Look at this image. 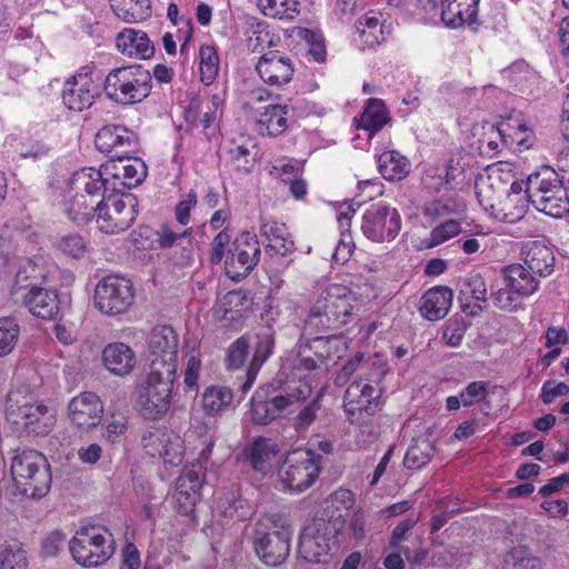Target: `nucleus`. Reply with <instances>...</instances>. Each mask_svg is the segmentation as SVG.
<instances>
[{
	"label": "nucleus",
	"instance_id": "nucleus-1",
	"mask_svg": "<svg viewBox=\"0 0 569 569\" xmlns=\"http://www.w3.org/2000/svg\"><path fill=\"white\" fill-rule=\"evenodd\" d=\"M356 302L348 287L338 283L328 286L310 307L305 329L311 335L347 325L357 307Z\"/></svg>",
	"mask_w": 569,
	"mask_h": 569
},
{
	"label": "nucleus",
	"instance_id": "nucleus-2",
	"mask_svg": "<svg viewBox=\"0 0 569 569\" xmlns=\"http://www.w3.org/2000/svg\"><path fill=\"white\" fill-rule=\"evenodd\" d=\"M525 198L537 210L552 218H561L569 212V196L563 181L549 166H542L528 176Z\"/></svg>",
	"mask_w": 569,
	"mask_h": 569
},
{
	"label": "nucleus",
	"instance_id": "nucleus-3",
	"mask_svg": "<svg viewBox=\"0 0 569 569\" xmlns=\"http://www.w3.org/2000/svg\"><path fill=\"white\" fill-rule=\"evenodd\" d=\"M291 529L287 521L276 515H266L256 523L253 546L259 559L267 566L284 562L290 552Z\"/></svg>",
	"mask_w": 569,
	"mask_h": 569
},
{
	"label": "nucleus",
	"instance_id": "nucleus-4",
	"mask_svg": "<svg viewBox=\"0 0 569 569\" xmlns=\"http://www.w3.org/2000/svg\"><path fill=\"white\" fill-rule=\"evenodd\" d=\"M11 476L21 495L41 498L50 489L51 473L46 457L37 450L17 452L11 461Z\"/></svg>",
	"mask_w": 569,
	"mask_h": 569
},
{
	"label": "nucleus",
	"instance_id": "nucleus-5",
	"mask_svg": "<svg viewBox=\"0 0 569 569\" xmlns=\"http://www.w3.org/2000/svg\"><path fill=\"white\" fill-rule=\"evenodd\" d=\"M152 77L141 66L133 64L112 69L102 76V88L107 97L121 104L142 101L151 91Z\"/></svg>",
	"mask_w": 569,
	"mask_h": 569
},
{
	"label": "nucleus",
	"instance_id": "nucleus-6",
	"mask_svg": "<svg viewBox=\"0 0 569 569\" xmlns=\"http://www.w3.org/2000/svg\"><path fill=\"white\" fill-rule=\"evenodd\" d=\"M69 550L74 561L82 567H98L114 553V540L112 533L103 527L82 526L69 541Z\"/></svg>",
	"mask_w": 569,
	"mask_h": 569
},
{
	"label": "nucleus",
	"instance_id": "nucleus-7",
	"mask_svg": "<svg viewBox=\"0 0 569 569\" xmlns=\"http://www.w3.org/2000/svg\"><path fill=\"white\" fill-rule=\"evenodd\" d=\"M322 456L310 448L289 452L279 468V478L286 489L301 492L310 488L320 472Z\"/></svg>",
	"mask_w": 569,
	"mask_h": 569
},
{
	"label": "nucleus",
	"instance_id": "nucleus-8",
	"mask_svg": "<svg viewBox=\"0 0 569 569\" xmlns=\"http://www.w3.org/2000/svg\"><path fill=\"white\" fill-rule=\"evenodd\" d=\"M8 420L34 436H46L56 426L53 409L40 402L20 400V393L11 391L6 403Z\"/></svg>",
	"mask_w": 569,
	"mask_h": 569
},
{
	"label": "nucleus",
	"instance_id": "nucleus-9",
	"mask_svg": "<svg viewBox=\"0 0 569 569\" xmlns=\"http://www.w3.org/2000/svg\"><path fill=\"white\" fill-rule=\"evenodd\" d=\"M311 386L303 381L288 385L283 390L267 400L252 398L250 417L256 425H268L280 418L284 411L311 396Z\"/></svg>",
	"mask_w": 569,
	"mask_h": 569
},
{
	"label": "nucleus",
	"instance_id": "nucleus-10",
	"mask_svg": "<svg viewBox=\"0 0 569 569\" xmlns=\"http://www.w3.org/2000/svg\"><path fill=\"white\" fill-rule=\"evenodd\" d=\"M101 89L102 74L92 66H83L64 82L62 101L69 110L81 112L93 104Z\"/></svg>",
	"mask_w": 569,
	"mask_h": 569
},
{
	"label": "nucleus",
	"instance_id": "nucleus-11",
	"mask_svg": "<svg viewBox=\"0 0 569 569\" xmlns=\"http://www.w3.org/2000/svg\"><path fill=\"white\" fill-rule=\"evenodd\" d=\"M116 193L110 192L101 199L94 213L98 229L108 234L127 230L136 219V198Z\"/></svg>",
	"mask_w": 569,
	"mask_h": 569
},
{
	"label": "nucleus",
	"instance_id": "nucleus-12",
	"mask_svg": "<svg viewBox=\"0 0 569 569\" xmlns=\"http://www.w3.org/2000/svg\"><path fill=\"white\" fill-rule=\"evenodd\" d=\"M360 229L370 241L391 242L401 230V216L396 208L389 204L373 203L363 211Z\"/></svg>",
	"mask_w": 569,
	"mask_h": 569
},
{
	"label": "nucleus",
	"instance_id": "nucleus-13",
	"mask_svg": "<svg viewBox=\"0 0 569 569\" xmlns=\"http://www.w3.org/2000/svg\"><path fill=\"white\" fill-rule=\"evenodd\" d=\"M133 300V286L124 277L117 274L107 276L96 287L94 303L99 311L104 315H121L131 307Z\"/></svg>",
	"mask_w": 569,
	"mask_h": 569
},
{
	"label": "nucleus",
	"instance_id": "nucleus-14",
	"mask_svg": "<svg viewBox=\"0 0 569 569\" xmlns=\"http://www.w3.org/2000/svg\"><path fill=\"white\" fill-rule=\"evenodd\" d=\"M346 349L347 345L341 336L316 337L308 346L312 356L301 355V358L297 360L296 369L307 372H327L342 357Z\"/></svg>",
	"mask_w": 569,
	"mask_h": 569
},
{
	"label": "nucleus",
	"instance_id": "nucleus-15",
	"mask_svg": "<svg viewBox=\"0 0 569 569\" xmlns=\"http://www.w3.org/2000/svg\"><path fill=\"white\" fill-rule=\"evenodd\" d=\"M260 254L257 236L250 232L240 233L228 251L224 261L226 274L233 281L241 280L257 266Z\"/></svg>",
	"mask_w": 569,
	"mask_h": 569
},
{
	"label": "nucleus",
	"instance_id": "nucleus-16",
	"mask_svg": "<svg viewBox=\"0 0 569 569\" xmlns=\"http://www.w3.org/2000/svg\"><path fill=\"white\" fill-rule=\"evenodd\" d=\"M382 390L368 381L359 380L352 382L346 390L343 408L348 420L351 423L362 421V415L372 416L379 406Z\"/></svg>",
	"mask_w": 569,
	"mask_h": 569
},
{
	"label": "nucleus",
	"instance_id": "nucleus-17",
	"mask_svg": "<svg viewBox=\"0 0 569 569\" xmlns=\"http://www.w3.org/2000/svg\"><path fill=\"white\" fill-rule=\"evenodd\" d=\"M110 179V191L120 193L122 189H131L140 184L147 177V168L139 158L119 157L102 168Z\"/></svg>",
	"mask_w": 569,
	"mask_h": 569
},
{
	"label": "nucleus",
	"instance_id": "nucleus-18",
	"mask_svg": "<svg viewBox=\"0 0 569 569\" xmlns=\"http://www.w3.org/2000/svg\"><path fill=\"white\" fill-rule=\"evenodd\" d=\"M328 523L323 519H317L307 526L299 542V552L309 562L326 561L331 547L336 545V537L327 531Z\"/></svg>",
	"mask_w": 569,
	"mask_h": 569
},
{
	"label": "nucleus",
	"instance_id": "nucleus-19",
	"mask_svg": "<svg viewBox=\"0 0 569 569\" xmlns=\"http://www.w3.org/2000/svg\"><path fill=\"white\" fill-rule=\"evenodd\" d=\"M94 143L101 152L119 158L136 152L138 136L124 126L107 124L97 132Z\"/></svg>",
	"mask_w": 569,
	"mask_h": 569
},
{
	"label": "nucleus",
	"instance_id": "nucleus-20",
	"mask_svg": "<svg viewBox=\"0 0 569 569\" xmlns=\"http://www.w3.org/2000/svg\"><path fill=\"white\" fill-rule=\"evenodd\" d=\"M172 387L164 383L146 381L139 389L137 409L146 419L156 421L161 419L169 410L171 403Z\"/></svg>",
	"mask_w": 569,
	"mask_h": 569
},
{
	"label": "nucleus",
	"instance_id": "nucleus-21",
	"mask_svg": "<svg viewBox=\"0 0 569 569\" xmlns=\"http://www.w3.org/2000/svg\"><path fill=\"white\" fill-rule=\"evenodd\" d=\"M103 416V405L93 392H81L68 405V417L73 426L82 430L97 427Z\"/></svg>",
	"mask_w": 569,
	"mask_h": 569
},
{
	"label": "nucleus",
	"instance_id": "nucleus-22",
	"mask_svg": "<svg viewBox=\"0 0 569 569\" xmlns=\"http://www.w3.org/2000/svg\"><path fill=\"white\" fill-rule=\"evenodd\" d=\"M256 70L263 82L281 87L291 81L295 63L289 56L278 50H270L259 58Z\"/></svg>",
	"mask_w": 569,
	"mask_h": 569
},
{
	"label": "nucleus",
	"instance_id": "nucleus-23",
	"mask_svg": "<svg viewBox=\"0 0 569 569\" xmlns=\"http://www.w3.org/2000/svg\"><path fill=\"white\" fill-rule=\"evenodd\" d=\"M109 184L110 179L104 176L102 169L82 168L70 177L64 191H71L79 197L89 196L100 202L108 192H111Z\"/></svg>",
	"mask_w": 569,
	"mask_h": 569
},
{
	"label": "nucleus",
	"instance_id": "nucleus-24",
	"mask_svg": "<svg viewBox=\"0 0 569 569\" xmlns=\"http://www.w3.org/2000/svg\"><path fill=\"white\" fill-rule=\"evenodd\" d=\"M487 300V286L482 276L476 273L466 278L459 293L462 311L476 317L483 311Z\"/></svg>",
	"mask_w": 569,
	"mask_h": 569
},
{
	"label": "nucleus",
	"instance_id": "nucleus-25",
	"mask_svg": "<svg viewBox=\"0 0 569 569\" xmlns=\"http://www.w3.org/2000/svg\"><path fill=\"white\" fill-rule=\"evenodd\" d=\"M28 310L41 319H53L60 310V300L56 290L32 286L23 295Z\"/></svg>",
	"mask_w": 569,
	"mask_h": 569
},
{
	"label": "nucleus",
	"instance_id": "nucleus-26",
	"mask_svg": "<svg viewBox=\"0 0 569 569\" xmlns=\"http://www.w3.org/2000/svg\"><path fill=\"white\" fill-rule=\"evenodd\" d=\"M475 193L481 207L493 209L496 201L507 193V182L498 170H489L476 178Z\"/></svg>",
	"mask_w": 569,
	"mask_h": 569
},
{
	"label": "nucleus",
	"instance_id": "nucleus-27",
	"mask_svg": "<svg viewBox=\"0 0 569 569\" xmlns=\"http://www.w3.org/2000/svg\"><path fill=\"white\" fill-rule=\"evenodd\" d=\"M118 50L129 58L149 59L154 53V47L143 31L127 28L117 36Z\"/></svg>",
	"mask_w": 569,
	"mask_h": 569
},
{
	"label": "nucleus",
	"instance_id": "nucleus-28",
	"mask_svg": "<svg viewBox=\"0 0 569 569\" xmlns=\"http://www.w3.org/2000/svg\"><path fill=\"white\" fill-rule=\"evenodd\" d=\"M452 299L453 292L448 287H433L421 297L420 313L430 321L442 319L448 313Z\"/></svg>",
	"mask_w": 569,
	"mask_h": 569
},
{
	"label": "nucleus",
	"instance_id": "nucleus-29",
	"mask_svg": "<svg viewBox=\"0 0 569 569\" xmlns=\"http://www.w3.org/2000/svg\"><path fill=\"white\" fill-rule=\"evenodd\" d=\"M479 0H441V19L451 28L472 23L477 19Z\"/></svg>",
	"mask_w": 569,
	"mask_h": 569
},
{
	"label": "nucleus",
	"instance_id": "nucleus-30",
	"mask_svg": "<svg viewBox=\"0 0 569 569\" xmlns=\"http://www.w3.org/2000/svg\"><path fill=\"white\" fill-rule=\"evenodd\" d=\"M502 283L509 287L521 299L530 297L539 288V280L523 264H510L502 271Z\"/></svg>",
	"mask_w": 569,
	"mask_h": 569
},
{
	"label": "nucleus",
	"instance_id": "nucleus-31",
	"mask_svg": "<svg viewBox=\"0 0 569 569\" xmlns=\"http://www.w3.org/2000/svg\"><path fill=\"white\" fill-rule=\"evenodd\" d=\"M102 361L108 371L123 377L133 369L136 356L129 346L122 342H113L104 347Z\"/></svg>",
	"mask_w": 569,
	"mask_h": 569
},
{
	"label": "nucleus",
	"instance_id": "nucleus-32",
	"mask_svg": "<svg viewBox=\"0 0 569 569\" xmlns=\"http://www.w3.org/2000/svg\"><path fill=\"white\" fill-rule=\"evenodd\" d=\"M288 106L271 103L260 111L256 120V131L260 136L277 137L288 129Z\"/></svg>",
	"mask_w": 569,
	"mask_h": 569
},
{
	"label": "nucleus",
	"instance_id": "nucleus-33",
	"mask_svg": "<svg viewBox=\"0 0 569 569\" xmlns=\"http://www.w3.org/2000/svg\"><path fill=\"white\" fill-rule=\"evenodd\" d=\"M100 202L89 196L63 191L62 207L67 217L76 224H86L92 220Z\"/></svg>",
	"mask_w": 569,
	"mask_h": 569
},
{
	"label": "nucleus",
	"instance_id": "nucleus-34",
	"mask_svg": "<svg viewBox=\"0 0 569 569\" xmlns=\"http://www.w3.org/2000/svg\"><path fill=\"white\" fill-rule=\"evenodd\" d=\"M278 450V446L271 439L258 437L243 453L253 470L266 475L271 469V460Z\"/></svg>",
	"mask_w": 569,
	"mask_h": 569
},
{
	"label": "nucleus",
	"instance_id": "nucleus-35",
	"mask_svg": "<svg viewBox=\"0 0 569 569\" xmlns=\"http://www.w3.org/2000/svg\"><path fill=\"white\" fill-rule=\"evenodd\" d=\"M273 348V338L268 331L256 336L254 352L249 367L244 371V382L240 385L242 392H247L253 385L262 365L270 357Z\"/></svg>",
	"mask_w": 569,
	"mask_h": 569
},
{
	"label": "nucleus",
	"instance_id": "nucleus-36",
	"mask_svg": "<svg viewBox=\"0 0 569 569\" xmlns=\"http://www.w3.org/2000/svg\"><path fill=\"white\" fill-rule=\"evenodd\" d=\"M523 266L535 274L547 277L553 271V252L540 241H532L527 244Z\"/></svg>",
	"mask_w": 569,
	"mask_h": 569
},
{
	"label": "nucleus",
	"instance_id": "nucleus-37",
	"mask_svg": "<svg viewBox=\"0 0 569 569\" xmlns=\"http://www.w3.org/2000/svg\"><path fill=\"white\" fill-rule=\"evenodd\" d=\"M386 20L379 11L370 10L360 17L356 23L360 42L367 47H373L385 40Z\"/></svg>",
	"mask_w": 569,
	"mask_h": 569
},
{
	"label": "nucleus",
	"instance_id": "nucleus-38",
	"mask_svg": "<svg viewBox=\"0 0 569 569\" xmlns=\"http://www.w3.org/2000/svg\"><path fill=\"white\" fill-rule=\"evenodd\" d=\"M378 168L386 180L400 181L410 173L411 163L398 151L388 150L378 157Z\"/></svg>",
	"mask_w": 569,
	"mask_h": 569
},
{
	"label": "nucleus",
	"instance_id": "nucleus-39",
	"mask_svg": "<svg viewBox=\"0 0 569 569\" xmlns=\"http://www.w3.org/2000/svg\"><path fill=\"white\" fill-rule=\"evenodd\" d=\"M149 371L146 381L172 387L177 378V353L166 357H148Z\"/></svg>",
	"mask_w": 569,
	"mask_h": 569
},
{
	"label": "nucleus",
	"instance_id": "nucleus-40",
	"mask_svg": "<svg viewBox=\"0 0 569 569\" xmlns=\"http://www.w3.org/2000/svg\"><path fill=\"white\" fill-rule=\"evenodd\" d=\"M233 400V393L228 387L211 386L204 389L201 406L207 416L217 417L227 411Z\"/></svg>",
	"mask_w": 569,
	"mask_h": 569
},
{
	"label": "nucleus",
	"instance_id": "nucleus-41",
	"mask_svg": "<svg viewBox=\"0 0 569 569\" xmlns=\"http://www.w3.org/2000/svg\"><path fill=\"white\" fill-rule=\"evenodd\" d=\"M148 357H166L177 353L178 336L170 326H158L153 328L149 338Z\"/></svg>",
	"mask_w": 569,
	"mask_h": 569
},
{
	"label": "nucleus",
	"instance_id": "nucleus-42",
	"mask_svg": "<svg viewBox=\"0 0 569 569\" xmlns=\"http://www.w3.org/2000/svg\"><path fill=\"white\" fill-rule=\"evenodd\" d=\"M169 438L164 433H149L143 436L142 445L146 451L152 457L163 458L166 462L178 465L181 462L180 453L177 448L169 443Z\"/></svg>",
	"mask_w": 569,
	"mask_h": 569
},
{
	"label": "nucleus",
	"instance_id": "nucleus-43",
	"mask_svg": "<svg viewBox=\"0 0 569 569\" xmlns=\"http://www.w3.org/2000/svg\"><path fill=\"white\" fill-rule=\"evenodd\" d=\"M388 121L389 114L385 103L378 99H370L361 113L359 127L372 134L380 131Z\"/></svg>",
	"mask_w": 569,
	"mask_h": 569
},
{
	"label": "nucleus",
	"instance_id": "nucleus-44",
	"mask_svg": "<svg viewBox=\"0 0 569 569\" xmlns=\"http://www.w3.org/2000/svg\"><path fill=\"white\" fill-rule=\"evenodd\" d=\"M258 7L266 17L293 20L300 12L298 0H258Z\"/></svg>",
	"mask_w": 569,
	"mask_h": 569
},
{
	"label": "nucleus",
	"instance_id": "nucleus-45",
	"mask_svg": "<svg viewBox=\"0 0 569 569\" xmlns=\"http://www.w3.org/2000/svg\"><path fill=\"white\" fill-rule=\"evenodd\" d=\"M433 452L435 447L429 439H416L405 455L403 465L408 469H420L430 461Z\"/></svg>",
	"mask_w": 569,
	"mask_h": 569
},
{
	"label": "nucleus",
	"instance_id": "nucleus-46",
	"mask_svg": "<svg viewBox=\"0 0 569 569\" xmlns=\"http://www.w3.org/2000/svg\"><path fill=\"white\" fill-rule=\"evenodd\" d=\"M114 13L123 21L139 22L151 14L150 0H124V2L112 4Z\"/></svg>",
	"mask_w": 569,
	"mask_h": 569
},
{
	"label": "nucleus",
	"instance_id": "nucleus-47",
	"mask_svg": "<svg viewBox=\"0 0 569 569\" xmlns=\"http://www.w3.org/2000/svg\"><path fill=\"white\" fill-rule=\"evenodd\" d=\"M220 59L214 46L202 44L199 49L200 80L204 86H210L219 72Z\"/></svg>",
	"mask_w": 569,
	"mask_h": 569
},
{
	"label": "nucleus",
	"instance_id": "nucleus-48",
	"mask_svg": "<svg viewBox=\"0 0 569 569\" xmlns=\"http://www.w3.org/2000/svg\"><path fill=\"white\" fill-rule=\"evenodd\" d=\"M503 563L506 569H542L540 558L522 546L512 548L505 556Z\"/></svg>",
	"mask_w": 569,
	"mask_h": 569
},
{
	"label": "nucleus",
	"instance_id": "nucleus-49",
	"mask_svg": "<svg viewBox=\"0 0 569 569\" xmlns=\"http://www.w3.org/2000/svg\"><path fill=\"white\" fill-rule=\"evenodd\" d=\"M26 550L18 541L6 543L0 551V569H27Z\"/></svg>",
	"mask_w": 569,
	"mask_h": 569
},
{
	"label": "nucleus",
	"instance_id": "nucleus-50",
	"mask_svg": "<svg viewBox=\"0 0 569 569\" xmlns=\"http://www.w3.org/2000/svg\"><path fill=\"white\" fill-rule=\"evenodd\" d=\"M20 335V327L16 319L0 318V358L14 349Z\"/></svg>",
	"mask_w": 569,
	"mask_h": 569
},
{
	"label": "nucleus",
	"instance_id": "nucleus-51",
	"mask_svg": "<svg viewBox=\"0 0 569 569\" xmlns=\"http://www.w3.org/2000/svg\"><path fill=\"white\" fill-rule=\"evenodd\" d=\"M249 338L242 336L236 339L227 349L226 365L229 370L240 369L249 355Z\"/></svg>",
	"mask_w": 569,
	"mask_h": 569
},
{
	"label": "nucleus",
	"instance_id": "nucleus-52",
	"mask_svg": "<svg viewBox=\"0 0 569 569\" xmlns=\"http://www.w3.org/2000/svg\"><path fill=\"white\" fill-rule=\"evenodd\" d=\"M491 298L495 306L503 311L512 312L521 307V297L502 282L501 286L497 282L496 290L492 287Z\"/></svg>",
	"mask_w": 569,
	"mask_h": 569
},
{
	"label": "nucleus",
	"instance_id": "nucleus-53",
	"mask_svg": "<svg viewBox=\"0 0 569 569\" xmlns=\"http://www.w3.org/2000/svg\"><path fill=\"white\" fill-rule=\"evenodd\" d=\"M466 204L463 200L457 196H442L439 199L433 200L428 207L427 212L438 217L460 213L465 210Z\"/></svg>",
	"mask_w": 569,
	"mask_h": 569
},
{
	"label": "nucleus",
	"instance_id": "nucleus-54",
	"mask_svg": "<svg viewBox=\"0 0 569 569\" xmlns=\"http://www.w3.org/2000/svg\"><path fill=\"white\" fill-rule=\"evenodd\" d=\"M460 231V223L457 220H448L431 231L430 237L426 240L427 247H437L457 236Z\"/></svg>",
	"mask_w": 569,
	"mask_h": 569
},
{
	"label": "nucleus",
	"instance_id": "nucleus-55",
	"mask_svg": "<svg viewBox=\"0 0 569 569\" xmlns=\"http://www.w3.org/2000/svg\"><path fill=\"white\" fill-rule=\"evenodd\" d=\"M226 503L221 506L224 509V515L231 519L246 520L250 518L251 510L248 505V501L240 496H236L234 492H231V498H226Z\"/></svg>",
	"mask_w": 569,
	"mask_h": 569
},
{
	"label": "nucleus",
	"instance_id": "nucleus-56",
	"mask_svg": "<svg viewBox=\"0 0 569 569\" xmlns=\"http://www.w3.org/2000/svg\"><path fill=\"white\" fill-rule=\"evenodd\" d=\"M460 397L463 407H471L477 402L485 400L488 396V382L473 381L467 385L461 391Z\"/></svg>",
	"mask_w": 569,
	"mask_h": 569
},
{
	"label": "nucleus",
	"instance_id": "nucleus-57",
	"mask_svg": "<svg viewBox=\"0 0 569 569\" xmlns=\"http://www.w3.org/2000/svg\"><path fill=\"white\" fill-rule=\"evenodd\" d=\"M202 482L203 480L199 471L194 469H186L177 479L174 491H186L187 493L200 495Z\"/></svg>",
	"mask_w": 569,
	"mask_h": 569
},
{
	"label": "nucleus",
	"instance_id": "nucleus-58",
	"mask_svg": "<svg viewBox=\"0 0 569 569\" xmlns=\"http://www.w3.org/2000/svg\"><path fill=\"white\" fill-rule=\"evenodd\" d=\"M157 234L160 248H171L179 241L189 239L192 234V228H187L181 232H174L168 224H162Z\"/></svg>",
	"mask_w": 569,
	"mask_h": 569
},
{
	"label": "nucleus",
	"instance_id": "nucleus-59",
	"mask_svg": "<svg viewBox=\"0 0 569 569\" xmlns=\"http://www.w3.org/2000/svg\"><path fill=\"white\" fill-rule=\"evenodd\" d=\"M58 248L67 256L79 258L86 251V242L79 234H67L59 240Z\"/></svg>",
	"mask_w": 569,
	"mask_h": 569
},
{
	"label": "nucleus",
	"instance_id": "nucleus-60",
	"mask_svg": "<svg viewBox=\"0 0 569 569\" xmlns=\"http://www.w3.org/2000/svg\"><path fill=\"white\" fill-rule=\"evenodd\" d=\"M263 244L266 253L269 254L270 257H284L295 250V242L289 234L283 236L281 238L276 237L274 239H270V241H267Z\"/></svg>",
	"mask_w": 569,
	"mask_h": 569
},
{
	"label": "nucleus",
	"instance_id": "nucleus-61",
	"mask_svg": "<svg viewBox=\"0 0 569 569\" xmlns=\"http://www.w3.org/2000/svg\"><path fill=\"white\" fill-rule=\"evenodd\" d=\"M319 408V402L313 400L311 403L301 409L295 418V429L298 432L306 431L315 422Z\"/></svg>",
	"mask_w": 569,
	"mask_h": 569
},
{
	"label": "nucleus",
	"instance_id": "nucleus-62",
	"mask_svg": "<svg viewBox=\"0 0 569 569\" xmlns=\"http://www.w3.org/2000/svg\"><path fill=\"white\" fill-rule=\"evenodd\" d=\"M363 362V355L361 352L356 353L349 359L335 378V385L338 387L346 386L353 373L359 369Z\"/></svg>",
	"mask_w": 569,
	"mask_h": 569
},
{
	"label": "nucleus",
	"instance_id": "nucleus-63",
	"mask_svg": "<svg viewBox=\"0 0 569 569\" xmlns=\"http://www.w3.org/2000/svg\"><path fill=\"white\" fill-rule=\"evenodd\" d=\"M569 393V386L565 382L555 383L553 381H546L541 387V400L546 405L552 403L556 398L565 397Z\"/></svg>",
	"mask_w": 569,
	"mask_h": 569
},
{
	"label": "nucleus",
	"instance_id": "nucleus-64",
	"mask_svg": "<svg viewBox=\"0 0 569 569\" xmlns=\"http://www.w3.org/2000/svg\"><path fill=\"white\" fill-rule=\"evenodd\" d=\"M197 201H198V198H197L196 191L190 190L187 193L186 199L181 200L177 203L176 209H174V214H176L177 221L181 226H187V223L189 222L190 211L192 208L196 207Z\"/></svg>",
	"mask_w": 569,
	"mask_h": 569
}]
</instances>
